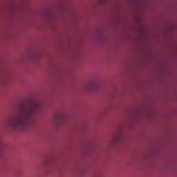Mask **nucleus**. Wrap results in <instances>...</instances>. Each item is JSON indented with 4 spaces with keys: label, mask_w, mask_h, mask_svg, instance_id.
I'll return each mask as SVG.
<instances>
[{
    "label": "nucleus",
    "mask_w": 177,
    "mask_h": 177,
    "mask_svg": "<svg viewBox=\"0 0 177 177\" xmlns=\"http://www.w3.org/2000/svg\"><path fill=\"white\" fill-rule=\"evenodd\" d=\"M41 110V105L33 101L30 105L23 104L18 114L10 122V125L17 129H24L27 125H32L35 122V118Z\"/></svg>",
    "instance_id": "nucleus-1"
}]
</instances>
